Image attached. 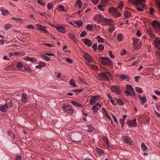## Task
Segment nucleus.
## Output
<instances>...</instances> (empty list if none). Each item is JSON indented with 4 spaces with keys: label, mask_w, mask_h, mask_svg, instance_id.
Here are the masks:
<instances>
[{
    "label": "nucleus",
    "mask_w": 160,
    "mask_h": 160,
    "mask_svg": "<svg viewBox=\"0 0 160 160\" xmlns=\"http://www.w3.org/2000/svg\"><path fill=\"white\" fill-rule=\"evenodd\" d=\"M12 27V25L11 24L7 23L4 25V28L5 29L7 30L10 29Z\"/></svg>",
    "instance_id": "a19ab883"
},
{
    "label": "nucleus",
    "mask_w": 160,
    "mask_h": 160,
    "mask_svg": "<svg viewBox=\"0 0 160 160\" xmlns=\"http://www.w3.org/2000/svg\"><path fill=\"white\" fill-rule=\"evenodd\" d=\"M0 10L2 12V14L4 15H7L9 14V12L6 9H4L3 8H1L0 9Z\"/></svg>",
    "instance_id": "2f4dec72"
},
{
    "label": "nucleus",
    "mask_w": 160,
    "mask_h": 160,
    "mask_svg": "<svg viewBox=\"0 0 160 160\" xmlns=\"http://www.w3.org/2000/svg\"><path fill=\"white\" fill-rule=\"evenodd\" d=\"M37 28L38 29L42 31L45 33H48V32L46 29V27L45 26H43L41 24H37Z\"/></svg>",
    "instance_id": "9d476101"
},
{
    "label": "nucleus",
    "mask_w": 160,
    "mask_h": 160,
    "mask_svg": "<svg viewBox=\"0 0 160 160\" xmlns=\"http://www.w3.org/2000/svg\"><path fill=\"white\" fill-rule=\"evenodd\" d=\"M99 77L100 79L104 81H108L109 79L112 78L111 74L108 72L99 74Z\"/></svg>",
    "instance_id": "f257e3e1"
},
{
    "label": "nucleus",
    "mask_w": 160,
    "mask_h": 160,
    "mask_svg": "<svg viewBox=\"0 0 160 160\" xmlns=\"http://www.w3.org/2000/svg\"><path fill=\"white\" fill-rule=\"evenodd\" d=\"M8 106V108H11L12 106V101L10 99L7 100Z\"/></svg>",
    "instance_id": "37998d69"
},
{
    "label": "nucleus",
    "mask_w": 160,
    "mask_h": 160,
    "mask_svg": "<svg viewBox=\"0 0 160 160\" xmlns=\"http://www.w3.org/2000/svg\"><path fill=\"white\" fill-rule=\"evenodd\" d=\"M126 89L125 92L127 96L135 95L134 90L131 85H127L126 87Z\"/></svg>",
    "instance_id": "39448f33"
},
{
    "label": "nucleus",
    "mask_w": 160,
    "mask_h": 160,
    "mask_svg": "<svg viewBox=\"0 0 160 160\" xmlns=\"http://www.w3.org/2000/svg\"><path fill=\"white\" fill-rule=\"evenodd\" d=\"M131 14L128 12H126L124 13V16L126 18H129L131 16Z\"/></svg>",
    "instance_id": "58836bf2"
},
{
    "label": "nucleus",
    "mask_w": 160,
    "mask_h": 160,
    "mask_svg": "<svg viewBox=\"0 0 160 160\" xmlns=\"http://www.w3.org/2000/svg\"><path fill=\"white\" fill-rule=\"evenodd\" d=\"M109 56L111 58H112L113 59H114L115 58V56L113 55V54L112 53V52L111 51H109Z\"/></svg>",
    "instance_id": "0e129e2a"
},
{
    "label": "nucleus",
    "mask_w": 160,
    "mask_h": 160,
    "mask_svg": "<svg viewBox=\"0 0 160 160\" xmlns=\"http://www.w3.org/2000/svg\"><path fill=\"white\" fill-rule=\"evenodd\" d=\"M64 112H67L70 115L72 114L74 112L73 107L69 104H65L62 108Z\"/></svg>",
    "instance_id": "f03ea898"
},
{
    "label": "nucleus",
    "mask_w": 160,
    "mask_h": 160,
    "mask_svg": "<svg viewBox=\"0 0 160 160\" xmlns=\"http://www.w3.org/2000/svg\"><path fill=\"white\" fill-rule=\"evenodd\" d=\"M97 152L100 154L102 155L104 151L98 148H96Z\"/></svg>",
    "instance_id": "c03bdc74"
},
{
    "label": "nucleus",
    "mask_w": 160,
    "mask_h": 160,
    "mask_svg": "<svg viewBox=\"0 0 160 160\" xmlns=\"http://www.w3.org/2000/svg\"><path fill=\"white\" fill-rule=\"evenodd\" d=\"M27 99V95L26 94H23L22 95V101L25 102Z\"/></svg>",
    "instance_id": "c9c22d12"
},
{
    "label": "nucleus",
    "mask_w": 160,
    "mask_h": 160,
    "mask_svg": "<svg viewBox=\"0 0 160 160\" xmlns=\"http://www.w3.org/2000/svg\"><path fill=\"white\" fill-rule=\"evenodd\" d=\"M47 8L50 10L53 8V6L51 3H48L47 5Z\"/></svg>",
    "instance_id": "864d4df0"
},
{
    "label": "nucleus",
    "mask_w": 160,
    "mask_h": 160,
    "mask_svg": "<svg viewBox=\"0 0 160 160\" xmlns=\"http://www.w3.org/2000/svg\"><path fill=\"white\" fill-rule=\"evenodd\" d=\"M96 39L99 43H103L104 39L103 38L100 37V36H98L96 37Z\"/></svg>",
    "instance_id": "72a5a7b5"
},
{
    "label": "nucleus",
    "mask_w": 160,
    "mask_h": 160,
    "mask_svg": "<svg viewBox=\"0 0 160 160\" xmlns=\"http://www.w3.org/2000/svg\"><path fill=\"white\" fill-rule=\"evenodd\" d=\"M111 91L117 93V94H120L121 92V89L117 86H114L111 88Z\"/></svg>",
    "instance_id": "9b49d317"
},
{
    "label": "nucleus",
    "mask_w": 160,
    "mask_h": 160,
    "mask_svg": "<svg viewBox=\"0 0 160 160\" xmlns=\"http://www.w3.org/2000/svg\"><path fill=\"white\" fill-rule=\"evenodd\" d=\"M73 26L75 27H80L83 24V22L81 21L78 22H73Z\"/></svg>",
    "instance_id": "412c9836"
},
{
    "label": "nucleus",
    "mask_w": 160,
    "mask_h": 160,
    "mask_svg": "<svg viewBox=\"0 0 160 160\" xmlns=\"http://www.w3.org/2000/svg\"><path fill=\"white\" fill-rule=\"evenodd\" d=\"M135 90L136 92L140 93H142L143 92V91L141 88L139 87H136L135 88Z\"/></svg>",
    "instance_id": "09e8293b"
},
{
    "label": "nucleus",
    "mask_w": 160,
    "mask_h": 160,
    "mask_svg": "<svg viewBox=\"0 0 160 160\" xmlns=\"http://www.w3.org/2000/svg\"><path fill=\"white\" fill-rule=\"evenodd\" d=\"M124 141L130 144L132 142L127 136H125L124 138Z\"/></svg>",
    "instance_id": "4c0bfd02"
},
{
    "label": "nucleus",
    "mask_w": 160,
    "mask_h": 160,
    "mask_svg": "<svg viewBox=\"0 0 160 160\" xmlns=\"http://www.w3.org/2000/svg\"><path fill=\"white\" fill-rule=\"evenodd\" d=\"M92 48L94 52H95L97 49V45L96 44H94L92 47Z\"/></svg>",
    "instance_id": "4d7b16f0"
},
{
    "label": "nucleus",
    "mask_w": 160,
    "mask_h": 160,
    "mask_svg": "<svg viewBox=\"0 0 160 160\" xmlns=\"http://www.w3.org/2000/svg\"><path fill=\"white\" fill-rule=\"evenodd\" d=\"M8 108V106L7 103H6L0 107V110L3 112H6L7 111Z\"/></svg>",
    "instance_id": "dca6fc26"
},
{
    "label": "nucleus",
    "mask_w": 160,
    "mask_h": 160,
    "mask_svg": "<svg viewBox=\"0 0 160 160\" xmlns=\"http://www.w3.org/2000/svg\"><path fill=\"white\" fill-rule=\"evenodd\" d=\"M70 139L73 142H82V137L79 133H74L71 135Z\"/></svg>",
    "instance_id": "20e7f679"
},
{
    "label": "nucleus",
    "mask_w": 160,
    "mask_h": 160,
    "mask_svg": "<svg viewBox=\"0 0 160 160\" xmlns=\"http://www.w3.org/2000/svg\"><path fill=\"white\" fill-rule=\"evenodd\" d=\"M140 99L141 101V104H143L147 101V98L145 96H143L142 97H141L140 96H139Z\"/></svg>",
    "instance_id": "c756f323"
},
{
    "label": "nucleus",
    "mask_w": 160,
    "mask_h": 160,
    "mask_svg": "<svg viewBox=\"0 0 160 160\" xmlns=\"http://www.w3.org/2000/svg\"><path fill=\"white\" fill-rule=\"evenodd\" d=\"M17 67L19 71H24L26 69V67L21 62H19L17 64Z\"/></svg>",
    "instance_id": "f3484780"
},
{
    "label": "nucleus",
    "mask_w": 160,
    "mask_h": 160,
    "mask_svg": "<svg viewBox=\"0 0 160 160\" xmlns=\"http://www.w3.org/2000/svg\"><path fill=\"white\" fill-rule=\"evenodd\" d=\"M141 148L143 152L145 151L147 149V146L144 144L143 142H142L141 143Z\"/></svg>",
    "instance_id": "f704fd0d"
},
{
    "label": "nucleus",
    "mask_w": 160,
    "mask_h": 160,
    "mask_svg": "<svg viewBox=\"0 0 160 160\" xmlns=\"http://www.w3.org/2000/svg\"><path fill=\"white\" fill-rule=\"evenodd\" d=\"M25 60L27 61H30L32 62H37V59L34 58H31L29 57H26L24 58Z\"/></svg>",
    "instance_id": "aec40b11"
},
{
    "label": "nucleus",
    "mask_w": 160,
    "mask_h": 160,
    "mask_svg": "<svg viewBox=\"0 0 160 160\" xmlns=\"http://www.w3.org/2000/svg\"><path fill=\"white\" fill-rule=\"evenodd\" d=\"M156 5L157 7H158L160 12V1H157L156 2Z\"/></svg>",
    "instance_id": "338daca9"
},
{
    "label": "nucleus",
    "mask_w": 160,
    "mask_h": 160,
    "mask_svg": "<svg viewBox=\"0 0 160 160\" xmlns=\"http://www.w3.org/2000/svg\"><path fill=\"white\" fill-rule=\"evenodd\" d=\"M86 28L90 31L92 30V26L91 24H88L86 26Z\"/></svg>",
    "instance_id": "a18cd8bd"
},
{
    "label": "nucleus",
    "mask_w": 160,
    "mask_h": 160,
    "mask_svg": "<svg viewBox=\"0 0 160 160\" xmlns=\"http://www.w3.org/2000/svg\"><path fill=\"white\" fill-rule=\"evenodd\" d=\"M86 64L90 68L95 70H98V68L97 66L92 65L89 62H86Z\"/></svg>",
    "instance_id": "393cba45"
},
{
    "label": "nucleus",
    "mask_w": 160,
    "mask_h": 160,
    "mask_svg": "<svg viewBox=\"0 0 160 160\" xmlns=\"http://www.w3.org/2000/svg\"><path fill=\"white\" fill-rule=\"evenodd\" d=\"M43 45L48 46V47H52V45L49 43H45L42 44Z\"/></svg>",
    "instance_id": "e2e57ef3"
},
{
    "label": "nucleus",
    "mask_w": 160,
    "mask_h": 160,
    "mask_svg": "<svg viewBox=\"0 0 160 160\" xmlns=\"http://www.w3.org/2000/svg\"><path fill=\"white\" fill-rule=\"evenodd\" d=\"M123 4L122 2H120L119 3L118 6L116 8H119L120 9H122L123 8Z\"/></svg>",
    "instance_id": "13d9d810"
},
{
    "label": "nucleus",
    "mask_w": 160,
    "mask_h": 160,
    "mask_svg": "<svg viewBox=\"0 0 160 160\" xmlns=\"http://www.w3.org/2000/svg\"><path fill=\"white\" fill-rule=\"evenodd\" d=\"M155 46L160 51V38H156L154 41Z\"/></svg>",
    "instance_id": "2eb2a0df"
},
{
    "label": "nucleus",
    "mask_w": 160,
    "mask_h": 160,
    "mask_svg": "<svg viewBox=\"0 0 160 160\" xmlns=\"http://www.w3.org/2000/svg\"><path fill=\"white\" fill-rule=\"evenodd\" d=\"M71 104L73 105L74 106L76 107H83V106L82 105L79 104V103H77L76 101H72L71 102Z\"/></svg>",
    "instance_id": "cd10ccee"
},
{
    "label": "nucleus",
    "mask_w": 160,
    "mask_h": 160,
    "mask_svg": "<svg viewBox=\"0 0 160 160\" xmlns=\"http://www.w3.org/2000/svg\"><path fill=\"white\" fill-rule=\"evenodd\" d=\"M137 64H138L137 62L136 61H134L131 65H128V67H132L133 66H134L137 65Z\"/></svg>",
    "instance_id": "bf43d9fd"
},
{
    "label": "nucleus",
    "mask_w": 160,
    "mask_h": 160,
    "mask_svg": "<svg viewBox=\"0 0 160 160\" xmlns=\"http://www.w3.org/2000/svg\"><path fill=\"white\" fill-rule=\"evenodd\" d=\"M145 2L144 0H135L133 3L135 5H140L142 6Z\"/></svg>",
    "instance_id": "6ab92c4d"
},
{
    "label": "nucleus",
    "mask_w": 160,
    "mask_h": 160,
    "mask_svg": "<svg viewBox=\"0 0 160 160\" xmlns=\"http://www.w3.org/2000/svg\"><path fill=\"white\" fill-rule=\"evenodd\" d=\"M101 107L100 104L99 102H97L96 104L93 106L92 107V110L93 111V113H96Z\"/></svg>",
    "instance_id": "f8f14e48"
},
{
    "label": "nucleus",
    "mask_w": 160,
    "mask_h": 160,
    "mask_svg": "<svg viewBox=\"0 0 160 160\" xmlns=\"http://www.w3.org/2000/svg\"><path fill=\"white\" fill-rule=\"evenodd\" d=\"M52 26L59 32L62 33H65L66 32L65 29L66 25L65 24L61 25H56L52 24Z\"/></svg>",
    "instance_id": "423d86ee"
},
{
    "label": "nucleus",
    "mask_w": 160,
    "mask_h": 160,
    "mask_svg": "<svg viewBox=\"0 0 160 160\" xmlns=\"http://www.w3.org/2000/svg\"><path fill=\"white\" fill-rule=\"evenodd\" d=\"M11 19L17 21L18 22H20L21 23H22L23 22V20L20 18L13 17L11 18Z\"/></svg>",
    "instance_id": "e433bc0d"
},
{
    "label": "nucleus",
    "mask_w": 160,
    "mask_h": 160,
    "mask_svg": "<svg viewBox=\"0 0 160 160\" xmlns=\"http://www.w3.org/2000/svg\"><path fill=\"white\" fill-rule=\"evenodd\" d=\"M8 134L11 136L12 138V137L13 138H15V136L14 134H13L12 132L11 131H9L8 132Z\"/></svg>",
    "instance_id": "8fccbe9b"
},
{
    "label": "nucleus",
    "mask_w": 160,
    "mask_h": 160,
    "mask_svg": "<svg viewBox=\"0 0 160 160\" xmlns=\"http://www.w3.org/2000/svg\"><path fill=\"white\" fill-rule=\"evenodd\" d=\"M120 121L121 125V127L122 128L123 127L124 125L125 120L124 119H120Z\"/></svg>",
    "instance_id": "5fc2aeb1"
},
{
    "label": "nucleus",
    "mask_w": 160,
    "mask_h": 160,
    "mask_svg": "<svg viewBox=\"0 0 160 160\" xmlns=\"http://www.w3.org/2000/svg\"><path fill=\"white\" fill-rule=\"evenodd\" d=\"M98 59L102 64L104 65L110 66L113 64L112 62L109 58L99 57L98 58Z\"/></svg>",
    "instance_id": "7ed1b4c3"
},
{
    "label": "nucleus",
    "mask_w": 160,
    "mask_h": 160,
    "mask_svg": "<svg viewBox=\"0 0 160 160\" xmlns=\"http://www.w3.org/2000/svg\"><path fill=\"white\" fill-rule=\"evenodd\" d=\"M117 39L118 41H121L123 39L122 36V35L120 34H118L117 36Z\"/></svg>",
    "instance_id": "ea45409f"
},
{
    "label": "nucleus",
    "mask_w": 160,
    "mask_h": 160,
    "mask_svg": "<svg viewBox=\"0 0 160 160\" xmlns=\"http://www.w3.org/2000/svg\"><path fill=\"white\" fill-rule=\"evenodd\" d=\"M46 65V64L44 62H40L39 63V65L36 66V68L38 69H41L45 67Z\"/></svg>",
    "instance_id": "a878e982"
},
{
    "label": "nucleus",
    "mask_w": 160,
    "mask_h": 160,
    "mask_svg": "<svg viewBox=\"0 0 160 160\" xmlns=\"http://www.w3.org/2000/svg\"><path fill=\"white\" fill-rule=\"evenodd\" d=\"M115 27L113 26H111L109 28L108 31L109 32L112 33L115 30Z\"/></svg>",
    "instance_id": "49530a36"
},
{
    "label": "nucleus",
    "mask_w": 160,
    "mask_h": 160,
    "mask_svg": "<svg viewBox=\"0 0 160 160\" xmlns=\"http://www.w3.org/2000/svg\"><path fill=\"white\" fill-rule=\"evenodd\" d=\"M98 96H92L91 97L90 100V104L91 105H94L96 102Z\"/></svg>",
    "instance_id": "a211bd4d"
},
{
    "label": "nucleus",
    "mask_w": 160,
    "mask_h": 160,
    "mask_svg": "<svg viewBox=\"0 0 160 160\" xmlns=\"http://www.w3.org/2000/svg\"><path fill=\"white\" fill-rule=\"evenodd\" d=\"M83 57L88 62L92 63L94 62V59L92 56L88 53H85Z\"/></svg>",
    "instance_id": "6e6552de"
},
{
    "label": "nucleus",
    "mask_w": 160,
    "mask_h": 160,
    "mask_svg": "<svg viewBox=\"0 0 160 160\" xmlns=\"http://www.w3.org/2000/svg\"><path fill=\"white\" fill-rule=\"evenodd\" d=\"M83 42L86 45H88V47H90L92 45V42L88 38H85Z\"/></svg>",
    "instance_id": "b1692460"
},
{
    "label": "nucleus",
    "mask_w": 160,
    "mask_h": 160,
    "mask_svg": "<svg viewBox=\"0 0 160 160\" xmlns=\"http://www.w3.org/2000/svg\"><path fill=\"white\" fill-rule=\"evenodd\" d=\"M69 83L70 85L74 87H76V86L74 81L72 79H70L69 81Z\"/></svg>",
    "instance_id": "79ce46f5"
},
{
    "label": "nucleus",
    "mask_w": 160,
    "mask_h": 160,
    "mask_svg": "<svg viewBox=\"0 0 160 160\" xmlns=\"http://www.w3.org/2000/svg\"><path fill=\"white\" fill-rule=\"evenodd\" d=\"M117 76L119 77L122 79L128 81V78L124 74H120L117 75Z\"/></svg>",
    "instance_id": "bb28decb"
},
{
    "label": "nucleus",
    "mask_w": 160,
    "mask_h": 160,
    "mask_svg": "<svg viewBox=\"0 0 160 160\" xmlns=\"http://www.w3.org/2000/svg\"><path fill=\"white\" fill-rule=\"evenodd\" d=\"M117 102L118 104L120 105H122L124 104V102L121 99H118V100Z\"/></svg>",
    "instance_id": "3c124183"
},
{
    "label": "nucleus",
    "mask_w": 160,
    "mask_h": 160,
    "mask_svg": "<svg viewBox=\"0 0 160 160\" xmlns=\"http://www.w3.org/2000/svg\"><path fill=\"white\" fill-rule=\"evenodd\" d=\"M116 8L115 9L113 7H111L108 9L109 13L112 16L116 17H120L121 15L120 13L117 11Z\"/></svg>",
    "instance_id": "0eeeda50"
},
{
    "label": "nucleus",
    "mask_w": 160,
    "mask_h": 160,
    "mask_svg": "<svg viewBox=\"0 0 160 160\" xmlns=\"http://www.w3.org/2000/svg\"><path fill=\"white\" fill-rule=\"evenodd\" d=\"M75 3L79 8H81L82 7L83 3L81 0H77Z\"/></svg>",
    "instance_id": "c85d7f7f"
},
{
    "label": "nucleus",
    "mask_w": 160,
    "mask_h": 160,
    "mask_svg": "<svg viewBox=\"0 0 160 160\" xmlns=\"http://www.w3.org/2000/svg\"><path fill=\"white\" fill-rule=\"evenodd\" d=\"M113 20L111 18L108 19L106 18H105L104 19V21L106 22H107L109 23L110 25H112L113 23Z\"/></svg>",
    "instance_id": "473e14b6"
},
{
    "label": "nucleus",
    "mask_w": 160,
    "mask_h": 160,
    "mask_svg": "<svg viewBox=\"0 0 160 160\" xmlns=\"http://www.w3.org/2000/svg\"><path fill=\"white\" fill-rule=\"evenodd\" d=\"M87 34V32L85 31H82L80 35V36L81 37H84Z\"/></svg>",
    "instance_id": "680f3d73"
},
{
    "label": "nucleus",
    "mask_w": 160,
    "mask_h": 160,
    "mask_svg": "<svg viewBox=\"0 0 160 160\" xmlns=\"http://www.w3.org/2000/svg\"><path fill=\"white\" fill-rule=\"evenodd\" d=\"M68 63L71 64L72 62V61L70 58H65Z\"/></svg>",
    "instance_id": "052dcab7"
},
{
    "label": "nucleus",
    "mask_w": 160,
    "mask_h": 160,
    "mask_svg": "<svg viewBox=\"0 0 160 160\" xmlns=\"http://www.w3.org/2000/svg\"><path fill=\"white\" fill-rule=\"evenodd\" d=\"M102 113L103 116L107 118H108L110 120H111L110 117L108 115V113L107 112L106 110L104 108H103L102 109Z\"/></svg>",
    "instance_id": "4be33fe9"
},
{
    "label": "nucleus",
    "mask_w": 160,
    "mask_h": 160,
    "mask_svg": "<svg viewBox=\"0 0 160 160\" xmlns=\"http://www.w3.org/2000/svg\"><path fill=\"white\" fill-rule=\"evenodd\" d=\"M126 53V51L125 49H123L121 50L120 54L122 56L125 55Z\"/></svg>",
    "instance_id": "6e6d98bb"
},
{
    "label": "nucleus",
    "mask_w": 160,
    "mask_h": 160,
    "mask_svg": "<svg viewBox=\"0 0 160 160\" xmlns=\"http://www.w3.org/2000/svg\"><path fill=\"white\" fill-rule=\"evenodd\" d=\"M105 18L102 15L99 14L96 15L94 17L95 20L98 22H101L102 21H104V19Z\"/></svg>",
    "instance_id": "4468645a"
},
{
    "label": "nucleus",
    "mask_w": 160,
    "mask_h": 160,
    "mask_svg": "<svg viewBox=\"0 0 160 160\" xmlns=\"http://www.w3.org/2000/svg\"><path fill=\"white\" fill-rule=\"evenodd\" d=\"M128 125L132 127H135L137 126L136 119H134L133 120H128L127 122Z\"/></svg>",
    "instance_id": "ddd939ff"
},
{
    "label": "nucleus",
    "mask_w": 160,
    "mask_h": 160,
    "mask_svg": "<svg viewBox=\"0 0 160 160\" xmlns=\"http://www.w3.org/2000/svg\"><path fill=\"white\" fill-rule=\"evenodd\" d=\"M102 1L103 5H106L108 1V0H102Z\"/></svg>",
    "instance_id": "69168bd1"
},
{
    "label": "nucleus",
    "mask_w": 160,
    "mask_h": 160,
    "mask_svg": "<svg viewBox=\"0 0 160 160\" xmlns=\"http://www.w3.org/2000/svg\"><path fill=\"white\" fill-rule=\"evenodd\" d=\"M157 57L160 59V51H158L156 54Z\"/></svg>",
    "instance_id": "774afa93"
},
{
    "label": "nucleus",
    "mask_w": 160,
    "mask_h": 160,
    "mask_svg": "<svg viewBox=\"0 0 160 160\" xmlns=\"http://www.w3.org/2000/svg\"><path fill=\"white\" fill-rule=\"evenodd\" d=\"M152 25L156 31H160V24L157 21H153Z\"/></svg>",
    "instance_id": "1a4fd4ad"
},
{
    "label": "nucleus",
    "mask_w": 160,
    "mask_h": 160,
    "mask_svg": "<svg viewBox=\"0 0 160 160\" xmlns=\"http://www.w3.org/2000/svg\"><path fill=\"white\" fill-rule=\"evenodd\" d=\"M68 37L72 40L75 43H77L78 41V40L76 38L75 36L72 33H69L68 34Z\"/></svg>",
    "instance_id": "5701e85b"
},
{
    "label": "nucleus",
    "mask_w": 160,
    "mask_h": 160,
    "mask_svg": "<svg viewBox=\"0 0 160 160\" xmlns=\"http://www.w3.org/2000/svg\"><path fill=\"white\" fill-rule=\"evenodd\" d=\"M104 5H100L98 6V9L101 11H104V9L103 8Z\"/></svg>",
    "instance_id": "de8ad7c7"
},
{
    "label": "nucleus",
    "mask_w": 160,
    "mask_h": 160,
    "mask_svg": "<svg viewBox=\"0 0 160 160\" xmlns=\"http://www.w3.org/2000/svg\"><path fill=\"white\" fill-rule=\"evenodd\" d=\"M58 11L59 12H65V10L64 7L62 5H59L57 8Z\"/></svg>",
    "instance_id": "7c9ffc66"
},
{
    "label": "nucleus",
    "mask_w": 160,
    "mask_h": 160,
    "mask_svg": "<svg viewBox=\"0 0 160 160\" xmlns=\"http://www.w3.org/2000/svg\"><path fill=\"white\" fill-rule=\"evenodd\" d=\"M104 48V47L102 44H101L98 46V49L100 50H103Z\"/></svg>",
    "instance_id": "603ef678"
}]
</instances>
